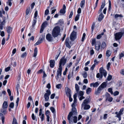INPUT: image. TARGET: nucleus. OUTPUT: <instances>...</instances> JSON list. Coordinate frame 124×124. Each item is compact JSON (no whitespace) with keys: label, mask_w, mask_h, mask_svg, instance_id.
Here are the masks:
<instances>
[{"label":"nucleus","mask_w":124,"mask_h":124,"mask_svg":"<svg viewBox=\"0 0 124 124\" xmlns=\"http://www.w3.org/2000/svg\"><path fill=\"white\" fill-rule=\"evenodd\" d=\"M100 72L101 73V75L100 73H98L96 75V77L97 78H99L100 77L101 78L103 77V76L105 77L106 76L107 73L106 70H104L103 67H101L100 69Z\"/></svg>","instance_id":"nucleus-3"},{"label":"nucleus","mask_w":124,"mask_h":124,"mask_svg":"<svg viewBox=\"0 0 124 124\" xmlns=\"http://www.w3.org/2000/svg\"><path fill=\"white\" fill-rule=\"evenodd\" d=\"M42 42V41L39 39V40L35 44V45L36 46L40 44Z\"/></svg>","instance_id":"nucleus-47"},{"label":"nucleus","mask_w":124,"mask_h":124,"mask_svg":"<svg viewBox=\"0 0 124 124\" xmlns=\"http://www.w3.org/2000/svg\"><path fill=\"white\" fill-rule=\"evenodd\" d=\"M123 16L121 15L116 14L115 15V17L116 19L118 17H122Z\"/></svg>","instance_id":"nucleus-38"},{"label":"nucleus","mask_w":124,"mask_h":124,"mask_svg":"<svg viewBox=\"0 0 124 124\" xmlns=\"http://www.w3.org/2000/svg\"><path fill=\"white\" fill-rule=\"evenodd\" d=\"M84 107V110H87L89 109L90 108V106L88 104H85L83 106V107Z\"/></svg>","instance_id":"nucleus-23"},{"label":"nucleus","mask_w":124,"mask_h":124,"mask_svg":"<svg viewBox=\"0 0 124 124\" xmlns=\"http://www.w3.org/2000/svg\"><path fill=\"white\" fill-rule=\"evenodd\" d=\"M5 38H3L2 40L1 44L2 45H4L5 43Z\"/></svg>","instance_id":"nucleus-53"},{"label":"nucleus","mask_w":124,"mask_h":124,"mask_svg":"<svg viewBox=\"0 0 124 124\" xmlns=\"http://www.w3.org/2000/svg\"><path fill=\"white\" fill-rule=\"evenodd\" d=\"M45 36V35L42 34L40 36L39 39L42 42L44 39Z\"/></svg>","instance_id":"nucleus-26"},{"label":"nucleus","mask_w":124,"mask_h":124,"mask_svg":"<svg viewBox=\"0 0 124 124\" xmlns=\"http://www.w3.org/2000/svg\"><path fill=\"white\" fill-rule=\"evenodd\" d=\"M90 54L91 55H93L94 53V51L93 50V49L92 48V49H91V50L90 51Z\"/></svg>","instance_id":"nucleus-62"},{"label":"nucleus","mask_w":124,"mask_h":124,"mask_svg":"<svg viewBox=\"0 0 124 124\" xmlns=\"http://www.w3.org/2000/svg\"><path fill=\"white\" fill-rule=\"evenodd\" d=\"M75 103H73L72 105V109L71 111L70 112L68 116V119L70 123V118L72 115H76L77 114V110L75 108Z\"/></svg>","instance_id":"nucleus-1"},{"label":"nucleus","mask_w":124,"mask_h":124,"mask_svg":"<svg viewBox=\"0 0 124 124\" xmlns=\"http://www.w3.org/2000/svg\"><path fill=\"white\" fill-rule=\"evenodd\" d=\"M101 90V89H99V87H98L97 89V90L95 91V93L97 95L99 94L100 93V91Z\"/></svg>","instance_id":"nucleus-31"},{"label":"nucleus","mask_w":124,"mask_h":124,"mask_svg":"<svg viewBox=\"0 0 124 124\" xmlns=\"http://www.w3.org/2000/svg\"><path fill=\"white\" fill-rule=\"evenodd\" d=\"M34 38L33 36H32L30 38V39H29L28 40L29 41H31V40L33 41L34 40Z\"/></svg>","instance_id":"nucleus-63"},{"label":"nucleus","mask_w":124,"mask_h":124,"mask_svg":"<svg viewBox=\"0 0 124 124\" xmlns=\"http://www.w3.org/2000/svg\"><path fill=\"white\" fill-rule=\"evenodd\" d=\"M84 73L82 74L83 77L84 78H86L87 76V74L86 72L84 71Z\"/></svg>","instance_id":"nucleus-35"},{"label":"nucleus","mask_w":124,"mask_h":124,"mask_svg":"<svg viewBox=\"0 0 124 124\" xmlns=\"http://www.w3.org/2000/svg\"><path fill=\"white\" fill-rule=\"evenodd\" d=\"M38 12L36 11L34 13V19L33 20L32 26L31 27V28L32 29H34L35 26L36 25L37 21V16Z\"/></svg>","instance_id":"nucleus-4"},{"label":"nucleus","mask_w":124,"mask_h":124,"mask_svg":"<svg viewBox=\"0 0 124 124\" xmlns=\"http://www.w3.org/2000/svg\"><path fill=\"white\" fill-rule=\"evenodd\" d=\"M87 99L85 100L82 104V108L84 105L87 104L89 103L90 101V96H89L87 97Z\"/></svg>","instance_id":"nucleus-9"},{"label":"nucleus","mask_w":124,"mask_h":124,"mask_svg":"<svg viewBox=\"0 0 124 124\" xmlns=\"http://www.w3.org/2000/svg\"><path fill=\"white\" fill-rule=\"evenodd\" d=\"M30 11V8H28L27 9L26 11V14L27 15L29 13Z\"/></svg>","instance_id":"nucleus-50"},{"label":"nucleus","mask_w":124,"mask_h":124,"mask_svg":"<svg viewBox=\"0 0 124 124\" xmlns=\"http://www.w3.org/2000/svg\"><path fill=\"white\" fill-rule=\"evenodd\" d=\"M106 46V44L105 42H103L101 45V47L103 49Z\"/></svg>","instance_id":"nucleus-37"},{"label":"nucleus","mask_w":124,"mask_h":124,"mask_svg":"<svg viewBox=\"0 0 124 124\" xmlns=\"http://www.w3.org/2000/svg\"><path fill=\"white\" fill-rule=\"evenodd\" d=\"M60 29L59 27L56 26L54 27L52 32L53 37L55 38L58 36L60 34Z\"/></svg>","instance_id":"nucleus-2"},{"label":"nucleus","mask_w":124,"mask_h":124,"mask_svg":"<svg viewBox=\"0 0 124 124\" xmlns=\"http://www.w3.org/2000/svg\"><path fill=\"white\" fill-rule=\"evenodd\" d=\"M12 28L10 27H9L7 29V31L8 34H10L12 31Z\"/></svg>","instance_id":"nucleus-27"},{"label":"nucleus","mask_w":124,"mask_h":124,"mask_svg":"<svg viewBox=\"0 0 124 124\" xmlns=\"http://www.w3.org/2000/svg\"><path fill=\"white\" fill-rule=\"evenodd\" d=\"M105 5V1H104V2L102 3V4L101 6V8L103 9Z\"/></svg>","instance_id":"nucleus-45"},{"label":"nucleus","mask_w":124,"mask_h":124,"mask_svg":"<svg viewBox=\"0 0 124 124\" xmlns=\"http://www.w3.org/2000/svg\"><path fill=\"white\" fill-rule=\"evenodd\" d=\"M110 62H108L107 64V69L108 70H109V69L110 68Z\"/></svg>","instance_id":"nucleus-61"},{"label":"nucleus","mask_w":124,"mask_h":124,"mask_svg":"<svg viewBox=\"0 0 124 124\" xmlns=\"http://www.w3.org/2000/svg\"><path fill=\"white\" fill-rule=\"evenodd\" d=\"M0 119H1L2 123L3 124H4L5 117L3 116V114L1 113H0Z\"/></svg>","instance_id":"nucleus-21"},{"label":"nucleus","mask_w":124,"mask_h":124,"mask_svg":"<svg viewBox=\"0 0 124 124\" xmlns=\"http://www.w3.org/2000/svg\"><path fill=\"white\" fill-rule=\"evenodd\" d=\"M85 4V1L84 0H82L81 1L80 3V6L81 8H83V6Z\"/></svg>","instance_id":"nucleus-43"},{"label":"nucleus","mask_w":124,"mask_h":124,"mask_svg":"<svg viewBox=\"0 0 124 124\" xmlns=\"http://www.w3.org/2000/svg\"><path fill=\"white\" fill-rule=\"evenodd\" d=\"M69 38H68L66 39L65 42V45L68 48H70L71 47V46L69 44Z\"/></svg>","instance_id":"nucleus-17"},{"label":"nucleus","mask_w":124,"mask_h":124,"mask_svg":"<svg viewBox=\"0 0 124 124\" xmlns=\"http://www.w3.org/2000/svg\"><path fill=\"white\" fill-rule=\"evenodd\" d=\"M46 39L49 42L52 41L53 38L51 35L49 33L46 36Z\"/></svg>","instance_id":"nucleus-11"},{"label":"nucleus","mask_w":124,"mask_h":124,"mask_svg":"<svg viewBox=\"0 0 124 124\" xmlns=\"http://www.w3.org/2000/svg\"><path fill=\"white\" fill-rule=\"evenodd\" d=\"M38 50L37 47H35L34 50V53L33 55V57H36L37 54Z\"/></svg>","instance_id":"nucleus-25"},{"label":"nucleus","mask_w":124,"mask_h":124,"mask_svg":"<svg viewBox=\"0 0 124 124\" xmlns=\"http://www.w3.org/2000/svg\"><path fill=\"white\" fill-rule=\"evenodd\" d=\"M104 34V33H102L101 34H100L98 35L97 37V39H100L101 37V35H102Z\"/></svg>","instance_id":"nucleus-39"},{"label":"nucleus","mask_w":124,"mask_h":124,"mask_svg":"<svg viewBox=\"0 0 124 124\" xmlns=\"http://www.w3.org/2000/svg\"><path fill=\"white\" fill-rule=\"evenodd\" d=\"M51 10L54 9L52 10V12H51V14H54L55 11H56V9H54V7H53L51 8Z\"/></svg>","instance_id":"nucleus-41"},{"label":"nucleus","mask_w":124,"mask_h":124,"mask_svg":"<svg viewBox=\"0 0 124 124\" xmlns=\"http://www.w3.org/2000/svg\"><path fill=\"white\" fill-rule=\"evenodd\" d=\"M10 68H11L10 67H8L7 68H5V71L6 72L10 70Z\"/></svg>","instance_id":"nucleus-55"},{"label":"nucleus","mask_w":124,"mask_h":124,"mask_svg":"<svg viewBox=\"0 0 124 124\" xmlns=\"http://www.w3.org/2000/svg\"><path fill=\"white\" fill-rule=\"evenodd\" d=\"M111 8V3L110 0L109 1V8L108 9L109 11Z\"/></svg>","instance_id":"nucleus-57"},{"label":"nucleus","mask_w":124,"mask_h":124,"mask_svg":"<svg viewBox=\"0 0 124 124\" xmlns=\"http://www.w3.org/2000/svg\"><path fill=\"white\" fill-rule=\"evenodd\" d=\"M110 97V95L109 94L107 93L106 94V101H107L108 100L109 98Z\"/></svg>","instance_id":"nucleus-34"},{"label":"nucleus","mask_w":124,"mask_h":124,"mask_svg":"<svg viewBox=\"0 0 124 124\" xmlns=\"http://www.w3.org/2000/svg\"><path fill=\"white\" fill-rule=\"evenodd\" d=\"M44 118V114H43L41 115V116L40 117L41 118V121H42L43 120Z\"/></svg>","instance_id":"nucleus-60"},{"label":"nucleus","mask_w":124,"mask_h":124,"mask_svg":"<svg viewBox=\"0 0 124 124\" xmlns=\"http://www.w3.org/2000/svg\"><path fill=\"white\" fill-rule=\"evenodd\" d=\"M50 66L51 68H53L54 66L55 61L54 60H50Z\"/></svg>","instance_id":"nucleus-20"},{"label":"nucleus","mask_w":124,"mask_h":124,"mask_svg":"<svg viewBox=\"0 0 124 124\" xmlns=\"http://www.w3.org/2000/svg\"><path fill=\"white\" fill-rule=\"evenodd\" d=\"M92 89L90 88H88L86 90V93L87 94H89L91 92Z\"/></svg>","instance_id":"nucleus-28"},{"label":"nucleus","mask_w":124,"mask_h":124,"mask_svg":"<svg viewBox=\"0 0 124 124\" xmlns=\"http://www.w3.org/2000/svg\"><path fill=\"white\" fill-rule=\"evenodd\" d=\"M115 114L116 115V117H121V114L120 113H118V112H115Z\"/></svg>","instance_id":"nucleus-49"},{"label":"nucleus","mask_w":124,"mask_h":124,"mask_svg":"<svg viewBox=\"0 0 124 124\" xmlns=\"http://www.w3.org/2000/svg\"><path fill=\"white\" fill-rule=\"evenodd\" d=\"M67 59L64 58H62L60 61L59 66V68L62 69V65L64 66L66 63Z\"/></svg>","instance_id":"nucleus-6"},{"label":"nucleus","mask_w":124,"mask_h":124,"mask_svg":"<svg viewBox=\"0 0 124 124\" xmlns=\"http://www.w3.org/2000/svg\"><path fill=\"white\" fill-rule=\"evenodd\" d=\"M104 17V15L103 14L102 12H101L99 15L98 18V20L100 21L103 19Z\"/></svg>","instance_id":"nucleus-22"},{"label":"nucleus","mask_w":124,"mask_h":124,"mask_svg":"<svg viewBox=\"0 0 124 124\" xmlns=\"http://www.w3.org/2000/svg\"><path fill=\"white\" fill-rule=\"evenodd\" d=\"M99 85V83L97 82H96L95 83H93L90 84V85L91 87H92L93 86V87H96Z\"/></svg>","instance_id":"nucleus-16"},{"label":"nucleus","mask_w":124,"mask_h":124,"mask_svg":"<svg viewBox=\"0 0 124 124\" xmlns=\"http://www.w3.org/2000/svg\"><path fill=\"white\" fill-rule=\"evenodd\" d=\"M75 88L76 91L77 93H78L79 90V88L78 85L77 84H76L75 85Z\"/></svg>","instance_id":"nucleus-30"},{"label":"nucleus","mask_w":124,"mask_h":124,"mask_svg":"<svg viewBox=\"0 0 124 124\" xmlns=\"http://www.w3.org/2000/svg\"><path fill=\"white\" fill-rule=\"evenodd\" d=\"M124 56V51L121 53L119 54V58L120 59H121V58L123 57Z\"/></svg>","instance_id":"nucleus-42"},{"label":"nucleus","mask_w":124,"mask_h":124,"mask_svg":"<svg viewBox=\"0 0 124 124\" xmlns=\"http://www.w3.org/2000/svg\"><path fill=\"white\" fill-rule=\"evenodd\" d=\"M108 91L109 92H110L112 94H113V92L112 91V89L111 88H109L108 89Z\"/></svg>","instance_id":"nucleus-54"},{"label":"nucleus","mask_w":124,"mask_h":124,"mask_svg":"<svg viewBox=\"0 0 124 124\" xmlns=\"http://www.w3.org/2000/svg\"><path fill=\"white\" fill-rule=\"evenodd\" d=\"M65 89L66 94L67 96L71 95V90L70 88L67 87H66L65 88Z\"/></svg>","instance_id":"nucleus-13"},{"label":"nucleus","mask_w":124,"mask_h":124,"mask_svg":"<svg viewBox=\"0 0 124 124\" xmlns=\"http://www.w3.org/2000/svg\"><path fill=\"white\" fill-rule=\"evenodd\" d=\"M7 108L2 107L1 109V112L5 114L7 113Z\"/></svg>","instance_id":"nucleus-18"},{"label":"nucleus","mask_w":124,"mask_h":124,"mask_svg":"<svg viewBox=\"0 0 124 124\" xmlns=\"http://www.w3.org/2000/svg\"><path fill=\"white\" fill-rule=\"evenodd\" d=\"M119 92L118 91H116L113 94L114 96H116L118 94Z\"/></svg>","instance_id":"nucleus-64"},{"label":"nucleus","mask_w":124,"mask_h":124,"mask_svg":"<svg viewBox=\"0 0 124 124\" xmlns=\"http://www.w3.org/2000/svg\"><path fill=\"white\" fill-rule=\"evenodd\" d=\"M47 25V23L46 22H45L43 23L42 25V26L44 27H45Z\"/></svg>","instance_id":"nucleus-51"},{"label":"nucleus","mask_w":124,"mask_h":124,"mask_svg":"<svg viewBox=\"0 0 124 124\" xmlns=\"http://www.w3.org/2000/svg\"><path fill=\"white\" fill-rule=\"evenodd\" d=\"M50 109L53 113H54L55 112V109L54 107H52L50 108Z\"/></svg>","instance_id":"nucleus-56"},{"label":"nucleus","mask_w":124,"mask_h":124,"mask_svg":"<svg viewBox=\"0 0 124 124\" xmlns=\"http://www.w3.org/2000/svg\"><path fill=\"white\" fill-rule=\"evenodd\" d=\"M73 120L74 122L75 123H77V117L76 116H74L73 117Z\"/></svg>","instance_id":"nucleus-40"},{"label":"nucleus","mask_w":124,"mask_h":124,"mask_svg":"<svg viewBox=\"0 0 124 124\" xmlns=\"http://www.w3.org/2000/svg\"><path fill=\"white\" fill-rule=\"evenodd\" d=\"M14 106V103L11 102L9 105V107L11 108H13Z\"/></svg>","instance_id":"nucleus-44"},{"label":"nucleus","mask_w":124,"mask_h":124,"mask_svg":"<svg viewBox=\"0 0 124 124\" xmlns=\"http://www.w3.org/2000/svg\"><path fill=\"white\" fill-rule=\"evenodd\" d=\"M55 96V93H53L51 95V96H50V98L51 99H53L54 96Z\"/></svg>","instance_id":"nucleus-59"},{"label":"nucleus","mask_w":124,"mask_h":124,"mask_svg":"<svg viewBox=\"0 0 124 124\" xmlns=\"http://www.w3.org/2000/svg\"><path fill=\"white\" fill-rule=\"evenodd\" d=\"M62 69L60 68H59L58 70H57V75L55 77V78L57 80H58L59 78V76H61L62 74Z\"/></svg>","instance_id":"nucleus-10"},{"label":"nucleus","mask_w":124,"mask_h":124,"mask_svg":"<svg viewBox=\"0 0 124 124\" xmlns=\"http://www.w3.org/2000/svg\"><path fill=\"white\" fill-rule=\"evenodd\" d=\"M27 55V54L26 52H25L23 54L21 55V57L22 58H24V57L26 56Z\"/></svg>","instance_id":"nucleus-48"},{"label":"nucleus","mask_w":124,"mask_h":124,"mask_svg":"<svg viewBox=\"0 0 124 124\" xmlns=\"http://www.w3.org/2000/svg\"><path fill=\"white\" fill-rule=\"evenodd\" d=\"M12 124H18L17 120L15 118H13Z\"/></svg>","instance_id":"nucleus-32"},{"label":"nucleus","mask_w":124,"mask_h":124,"mask_svg":"<svg viewBox=\"0 0 124 124\" xmlns=\"http://www.w3.org/2000/svg\"><path fill=\"white\" fill-rule=\"evenodd\" d=\"M101 44L99 42L97 43L95 46V48L97 50H99Z\"/></svg>","instance_id":"nucleus-19"},{"label":"nucleus","mask_w":124,"mask_h":124,"mask_svg":"<svg viewBox=\"0 0 124 124\" xmlns=\"http://www.w3.org/2000/svg\"><path fill=\"white\" fill-rule=\"evenodd\" d=\"M66 7L64 4L63 5V7L62 9H61L60 11V13L61 14H64L65 13V9Z\"/></svg>","instance_id":"nucleus-15"},{"label":"nucleus","mask_w":124,"mask_h":124,"mask_svg":"<svg viewBox=\"0 0 124 124\" xmlns=\"http://www.w3.org/2000/svg\"><path fill=\"white\" fill-rule=\"evenodd\" d=\"M106 82H104L101 85L99 86V89H101L102 90L103 88H106Z\"/></svg>","instance_id":"nucleus-14"},{"label":"nucleus","mask_w":124,"mask_h":124,"mask_svg":"<svg viewBox=\"0 0 124 124\" xmlns=\"http://www.w3.org/2000/svg\"><path fill=\"white\" fill-rule=\"evenodd\" d=\"M79 16L80 15L78 14L77 15L75 19V21H77L79 19Z\"/></svg>","instance_id":"nucleus-33"},{"label":"nucleus","mask_w":124,"mask_h":124,"mask_svg":"<svg viewBox=\"0 0 124 124\" xmlns=\"http://www.w3.org/2000/svg\"><path fill=\"white\" fill-rule=\"evenodd\" d=\"M62 86V85L61 84H60L57 85L56 86V87L57 89H61Z\"/></svg>","instance_id":"nucleus-36"},{"label":"nucleus","mask_w":124,"mask_h":124,"mask_svg":"<svg viewBox=\"0 0 124 124\" xmlns=\"http://www.w3.org/2000/svg\"><path fill=\"white\" fill-rule=\"evenodd\" d=\"M85 33H84L83 34V37L81 41H83L84 40L85 38Z\"/></svg>","instance_id":"nucleus-52"},{"label":"nucleus","mask_w":124,"mask_h":124,"mask_svg":"<svg viewBox=\"0 0 124 124\" xmlns=\"http://www.w3.org/2000/svg\"><path fill=\"white\" fill-rule=\"evenodd\" d=\"M115 38L116 40L120 39L122 36V32H121L116 33L115 34Z\"/></svg>","instance_id":"nucleus-7"},{"label":"nucleus","mask_w":124,"mask_h":124,"mask_svg":"<svg viewBox=\"0 0 124 124\" xmlns=\"http://www.w3.org/2000/svg\"><path fill=\"white\" fill-rule=\"evenodd\" d=\"M111 52L109 50H107L106 52V55L107 56H110L111 54Z\"/></svg>","instance_id":"nucleus-29"},{"label":"nucleus","mask_w":124,"mask_h":124,"mask_svg":"<svg viewBox=\"0 0 124 124\" xmlns=\"http://www.w3.org/2000/svg\"><path fill=\"white\" fill-rule=\"evenodd\" d=\"M112 78V76L111 75H109L107 79L108 80L110 81V80Z\"/></svg>","instance_id":"nucleus-58"},{"label":"nucleus","mask_w":124,"mask_h":124,"mask_svg":"<svg viewBox=\"0 0 124 124\" xmlns=\"http://www.w3.org/2000/svg\"><path fill=\"white\" fill-rule=\"evenodd\" d=\"M6 18L5 17H3V21L2 22L1 20H0V29L2 30L3 29V26L5 23Z\"/></svg>","instance_id":"nucleus-8"},{"label":"nucleus","mask_w":124,"mask_h":124,"mask_svg":"<svg viewBox=\"0 0 124 124\" xmlns=\"http://www.w3.org/2000/svg\"><path fill=\"white\" fill-rule=\"evenodd\" d=\"M78 93L79 94L80 96H82L84 95L83 92L81 91H80L79 92H78Z\"/></svg>","instance_id":"nucleus-46"},{"label":"nucleus","mask_w":124,"mask_h":124,"mask_svg":"<svg viewBox=\"0 0 124 124\" xmlns=\"http://www.w3.org/2000/svg\"><path fill=\"white\" fill-rule=\"evenodd\" d=\"M46 93L44 95V97L45 101H48L49 97V96L50 95L51 92L48 89L46 91Z\"/></svg>","instance_id":"nucleus-5"},{"label":"nucleus","mask_w":124,"mask_h":124,"mask_svg":"<svg viewBox=\"0 0 124 124\" xmlns=\"http://www.w3.org/2000/svg\"><path fill=\"white\" fill-rule=\"evenodd\" d=\"M76 33L74 31L72 32L70 36V39L72 41H73L76 38Z\"/></svg>","instance_id":"nucleus-12"},{"label":"nucleus","mask_w":124,"mask_h":124,"mask_svg":"<svg viewBox=\"0 0 124 124\" xmlns=\"http://www.w3.org/2000/svg\"><path fill=\"white\" fill-rule=\"evenodd\" d=\"M8 106L7 102L6 101H4L2 105V107L7 108Z\"/></svg>","instance_id":"nucleus-24"}]
</instances>
